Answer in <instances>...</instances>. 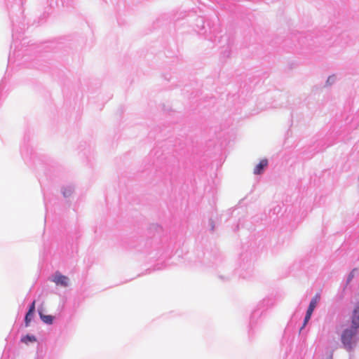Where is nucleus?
Returning <instances> with one entry per match:
<instances>
[{"mask_svg":"<svg viewBox=\"0 0 359 359\" xmlns=\"http://www.w3.org/2000/svg\"><path fill=\"white\" fill-rule=\"evenodd\" d=\"M351 325L350 327L345 329L341 335V341L345 349L350 351L353 349L358 342V329Z\"/></svg>","mask_w":359,"mask_h":359,"instance_id":"f257e3e1","label":"nucleus"},{"mask_svg":"<svg viewBox=\"0 0 359 359\" xmlns=\"http://www.w3.org/2000/svg\"><path fill=\"white\" fill-rule=\"evenodd\" d=\"M33 314H34L33 313H29V311H28L27 313L26 316H25V325H26V326H28L29 323L31 322Z\"/></svg>","mask_w":359,"mask_h":359,"instance_id":"6e6552de","label":"nucleus"},{"mask_svg":"<svg viewBox=\"0 0 359 359\" xmlns=\"http://www.w3.org/2000/svg\"><path fill=\"white\" fill-rule=\"evenodd\" d=\"M36 340V339L35 337L30 335H26L21 339V341L25 344H28L29 342H34Z\"/></svg>","mask_w":359,"mask_h":359,"instance_id":"0eeeda50","label":"nucleus"},{"mask_svg":"<svg viewBox=\"0 0 359 359\" xmlns=\"http://www.w3.org/2000/svg\"><path fill=\"white\" fill-rule=\"evenodd\" d=\"M333 81H334V78L333 77L330 76V77L328 78L327 83H332Z\"/></svg>","mask_w":359,"mask_h":359,"instance_id":"9b49d317","label":"nucleus"},{"mask_svg":"<svg viewBox=\"0 0 359 359\" xmlns=\"http://www.w3.org/2000/svg\"><path fill=\"white\" fill-rule=\"evenodd\" d=\"M52 280L57 285H61L63 287L68 286L69 284V278L67 276H65L61 274L59 272H56L53 276Z\"/></svg>","mask_w":359,"mask_h":359,"instance_id":"7ed1b4c3","label":"nucleus"},{"mask_svg":"<svg viewBox=\"0 0 359 359\" xmlns=\"http://www.w3.org/2000/svg\"><path fill=\"white\" fill-rule=\"evenodd\" d=\"M320 293L316 294L315 296L312 298V299L309 304V308L307 309V311H306V316L304 318L303 327H304L306 325V323H308V321L310 320L312 313H313V310L315 309L317 304L320 301Z\"/></svg>","mask_w":359,"mask_h":359,"instance_id":"f03ea898","label":"nucleus"},{"mask_svg":"<svg viewBox=\"0 0 359 359\" xmlns=\"http://www.w3.org/2000/svg\"><path fill=\"white\" fill-rule=\"evenodd\" d=\"M355 269H353L349 274L348 281H350L355 276Z\"/></svg>","mask_w":359,"mask_h":359,"instance_id":"9d476101","label":"nucleus"},{"mask_svg":"<svg viewBox=\"0 0 359 359\" xmlns=\"http://www.w3.org/2000/svg\"><path fill=\"white\" fill-rule=\"evenodd\" d=\"M34 311H35V301H34L32 302V304H31L28 311H29V313H34Z\"/></svg>","mask_w":359,"mask_h":359,"instance_id":"1a4fd4ad","label":"nucleus"},{"mask_svg":"<svg viewBox=\"0 0 359 359\" xmlns=\"http://www.w3.org/2000/svg\"><path fill=\"white\" fill-rule=\"evenodd\" d=\"M39 314L40 316L41 319L47 324H52L53 318L52 316L49 315H44L41 310H39Z\"/></svg>","mask_w":359,"mask_h":359,"instance_id":"423d86ee","label":"nucleus"},{"mask_svg":"<svg viewBox=\"0 0 359 359\" xmlns=\"http://www.w3.org/2000/svg\"><path fill=\"white\" fill-rule=\"evenodd\" d=\"M351 324L355 327H359V301L353 311Z\"/></svg>","mask_w":359,"mask_h":359,"instance_id":"20e7f679","label":"nucleus"},{"mask_svg":"<svg viewBox=\"0 0 359 359\" xmlns=\"http://www.w3.org/2000/svg\"><path fill=\"white\" fill-rule=\"evenodd\" d=\"M268 165V161L266 159H262L260 161V162L258 163V165H256V167L254 169V174L255 175H259L263 172V170Z\"/></svg>","mask_w":359,"mask_h":359,"instance_id":"39448f33","label":"nucleus"}]
</instances>
